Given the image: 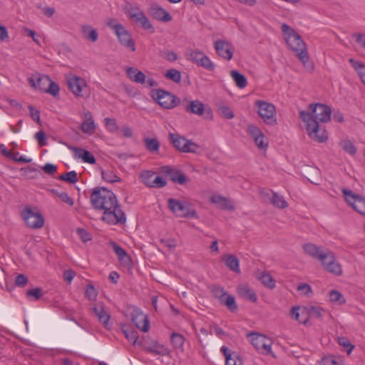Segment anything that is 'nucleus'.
Listing matches in <instances>:
<instances>
[{
	"label": "nucleus",
	"mask_w": 365,
	"mask_h": 365,
	"mask_svg": "<svg viewBox=\"0 0 365 365\" xmlns=\"http://www.w3.org/2000/svg\"><path fill=\"white\" fill-rule=\"evenodd\" d=\"M93 207L98 210H104L102 220L110 225L125 224L126 217L120 208L116 195L104 187H96L91 195Z\"/></svg>",
	"instance_id": "1"
},
{
	"label": "nucleus",
	"mask_w": 365,
	"mask_h": 365,
	"mask_svg": "<svg viewBox=\"0 0 365 365\" xmlns=\"http://www.w3.org/2000/svg\"><path fill=\"white\" fill-rule=\"evenodd\" d=\"M331 108L322 103H311L308 106V110H301L299 113V118L305 123L314 125L312 132L319 130V123H327L331 120Z\"/></svg>",
	"instance_id": "2"
},
{
	"label": "nucleus",
	"mask_w": 365,
	"mask_h": 365,
	"mask_svg": "<svg viewBox=\"0 0 365 365\" xmlns=\"http://www.w3.org/2000/svg\"><path fill=\"white\" fill-rule=\"evenodd\" d=\"M282 31L287 36L286 42L290 49L296 53L300 61L305 65L308 62L309 56L306 43L302 39L301 36L286 24L282 25Z\"/></svg>",
	"instance_id": "3"
},
{
	"label": "nucleus",
	"mask_w": 365,
	"mask_h": 365,
	"mask_svg": "<svg viewBox=\"0 0 365 365\" xmlns=\"http://www.w3.org/2000/svg\"><path fill=\"white\" fill-rule=\"evenodd\" d=\"M257 113L267 125H274L277 123L275 106L267 101L257 100L255 103Z\"/></svg>",
	"instance_id": "4"
},
{
	"label": "nucleus",
	"mask_w": 365,
	"mask_h": 365,
	"mask_svg": "<svg viewBox=\"0 0 365 365\" xmlns=\"http://www.w3.org/2000/svg\"><path fill=\"white\" fill-rule=\"evenodd\" d=\"M168 206L169 209L179 217H197L195 210L187 202L169 198L168 200Z\"/></svg>",
	"instance_id": "5"
},
{
	"label": "nucleus",
	"mask_w": 365,
	"mask_h": 365,
	"mask_svg": "<svg viewBox=\"0 0 365 365\" xmlns=\"http://www.w3.org/2000/svg\"><path fill=\"white\" fill-rule=\"evenodd\" d=\"M152 98L163 108L171 109L180 103V99L163 89L152 91Z\"/></svg>",
	"instance_id": "6"
},
{
	"label": "nucleus",
	"mask_w": 365,
	"mask_h": 365,
	"mask_svg": "<svg viewBox=\"0 0 365 365\" xmlns=\"http://www.w3.org/2000/svg\"><path fill=\"white\" fill-rule=\"evenodd\" d=\"M169 140L173 147L182 153H195L199 145L194 142L187 140L177 133H169Z\"/></svg>",
	"instance_id": "7"
},
{
	"label": "nucleus",
	"mask_w": 365,
	"mask_h": 365,
	"mask_svg": "<svg viewBox=\"0 0 365 365\" xmlns=\"http://www.w3.org/2000/svg\"><path fill=\"white\" fill-rule=\"evenodd\" d=\"M341 191L345 201L354 210L365 216V197L346 188H343Z\"/></svg>",
	"instance_id": "8"
},
{
	"label": "nucleus",
	"mask_w": 365,
	"mask_h": 365,
	"mask_svg": "<svg viewBox=\"0 0 365 365\" xmlns=\"http://www.w3.org/2000/svg\"><path fill=\"white\" fill-rule=\"evenodd\" d=\"M250 341L258 352L262 354H272V341L264 334L252 332L248 334Z\"/></svg>",
	"instance_id": "9"
},
{
	"label": "nucleus",
	"mask_w": 365,
	"mask_h": 365,
	"mask_svg": "<svg viewBox=\"0 0 365 365\" xmlns=\"http://www.w3.org/2000/svg\"><path fill=\"white\" fill-rule=\"evenodd\" d=\"M127 15L136 24L140 25L142 29L148 31L150 33L155 32V28L150 23L145 13L138 8L130 7L127 11Z\"/></svg>",
	"instance_id": "10"
},
{
	"label": "nucleus",
	"mask_w": 365,
	"mask_h": 365,
	"mask_svg": "<svg viewBox=\"0 0 365 365\" xmlns=\"http://www.w3.org/2000/svg\"><path fill=\"white\" fill-rule=\"evenodd\" d=\"M21 217L26 225L32 229H38L43 226L44 219L40 212H34L30 207H26L21 212Z\"/></svg>",
	"instance_id": "11"
},
{
	"label": "nucleus",
	"mask_w": 365,
	"mask_h": 365,
	"mask_svg": "<svg viewBox=\"0 0 365 365\" xmlns=\"http://www.w3.org/2000/svg\"><path fill=\"white\" fill-rule=\"evenodd\" d=\"M130 317L132 322L135 324V327L144 331L147 332L150 329V322L148 317L144 314L142 311L136 307H132L130 308Z\"/></svg>",
	"instance_id": "12"
},
{
	"label": "nucleus",
	"mask_w": 365,
	"mask_h": 365,
	"mask_svg": "<svg viewBox=\"0 0 365 365\" xmlns=\"http://www.w3.org/2000/svg\"><path fill=\"white\" fill-rule=\"evenodd\" d=\"M68 89L77 97H83L87 87L86 81L77 76L71 75L67 77Z\"/></svg>",
	"instance_id": "13"
},
{
	"label": "nucleus",
	"mask_w": 365,
	"mask_h": 365,
	"mask_svg": "<svg viewBox=\"0 0 365 365\" xmlns=\"http://www.w3.org/2000/svg\"><path fill=\"white\" fill-rule=\"evenodd\" d=\"M324 256V259L321 260L324 269L329 273L337 276L341 275L342 273L341 267L336 261L334 253L331 251H327Z\"/></svg>",
	"instance_id": "14"
},
{
	"label": "nucleus",
	"mask_w": 365,
	"mask_h": 365,
	"mask_svg": "<svg viewBox=\"0 0 365 365\" xmlns=\"http://www.w3.org/2000/svg\"><path fill=\"white\" fill-rule=\"evenodd\" d=\"M115 34L122 46L132 51H135V42L131 37V34L123 26H116V32Z\"/></svg>",
	"instance_id": "15"
},
{
	"label": "nucleus",
	"mask_w": 365,
	"mask_h": 365,
	"mask_svg": "<svg viewBox=\"0 0 365 365\" xmlns=\"http://www.w3.org/2000/svg\"><path fill=\"white\" fill-rule=\"evenodd\" d=\"M161 172L168 176L175 183L184 185L188 181L187 176L182 171L173 168L171 166H163Z\"/></svg>",
	"instance_id": "16"
},
{
	"label": "nucleus",
	"mask_w": 365,
	"mask_h": 365,
	"mask_svg": "<svg viewBox=\"0 0 365 365\" xmlns=\"http://www.w3.org/2000/svg\"><path fill=\"white\" fill-rule=\"evenodd\" d=\"M215 49L217 53L225 60H230L234 53L232 45L224 40H218L215 42Z\"/></svg>",
	"instance_id": "17"
},
{
	"label": "nucleus",
	"mask_w": 365,
	"mask_h": 365,
	"mask_svg": "<svg viewBox=\"0 0 365 365\" xmlns=\"http://www.w3.org/2000/svg\"><path fill=\"white\" fill-rule=\"evenodd\" d=\"M143 349L148 353L159 356H167L170 353V351L165 346L155 341L145 342Z\"/></svg>",
	"instance_id": "18"
},
{
	"label": "nucleus",
	"mask_w": 365,
	"mask_h": 365,
	"mask_svg": "<svg viewBox=\"0 0 365 365\" xmlns=\"http://www.w3.org/2000/svg\"><path fill=\"white\" fill-rule=\"evenodd\" d=\"M110 246L117 255L120 264L125 267L131 268L133 267L132 260L126 251L115 242H110Z\"/></svg>",
	"instance_id": "19"
},
{
	"label": "nucleus",
	"mask_w": 365,
	"mask_h": 365,
	"mask_svg": "<svg viewBox=\"0 0 365 365\" xmlns=\"http://www.w3.org/2000/svg\"><path fill=\"white\" fill-rule=\"evenodd\" d=\"M149 14L153 19L160 21L168 22L172 20V16L167 11L156 4L150 6L149 8Z\"/></svg>",
	"instance_id": "20"
},
{
	"label": "nucleus",
	"mask_w": 365,
	"mask_h": 365,
	"mask_svg": "<svg viewBox=\"0 0 365 365\" xmlns=\"http://www.w3.org/2000/svg\"><path fill=\"white\" fill-rule=\"evenodd\" d=\"M306 127L307 133L312 140L318 143H324L327 140L328 136L326 130L319 125V130L314 132H312V130H314V125H311L310 123H306Z\"/></svg>",
	"instance_id": "21"
},
{
	"label": "nucleus",
	"mask_w": 365,
	"mask_h": 365,
	"mask_svg": "<svg viewBox=\"0 0 365 365\" xmlns=\"http://www.w3.org/2000/svg\"><path fill=\"white\" fill-rule=\"evenodd\" d=\"M50 79L51 78L48 76L38 75L36 77L32 76L29 78L28 81L31 86L35 88L36 89H39L40 91L46 92V90L50 82Z\"/></svg>",
	"instance_id": "22"
},
{
	"label": "nucleus",
	"mask_w": 365,
	"mask_h": 365,
	"mask_svg": "<svg viewBox=\"0 0 365 365\" xmlns=\"http://www.w3.org/2000/svg\"><path fill=\"white\" fill-rule=\"evenodd\" d=\"M304 252L309 256L321 262L324 259L326 252H323L320 247L312 243H306L303 245Z\"/></svg>",
	"instance_id": "23"
},
{
	"label": "nucleus",
	"mask_w": 365,
	"mask_h": 365,
	"mask_svg": "<svg viewBox=\"0 0 365 365\" xmlns=\"http://www.w3.org/2000/svg\"><path fill=\"white\" fill-rule=\"evenodd\" d=\"M225 264L232 272L240 273V261L236 256L232 254L224 255L222 258Z\"/></svg>",
	"instance_id": "24"
},
{
	"label": "nucleus",
	"mask_w": 365,
	"mask_h": 365,
	"mask_svg": "<svg viewBox=\"0 0 365 365\" xmlns=\"http://www.w3.org/2000/svg\"><path fill=\"white\" fill-rule=\"evenodd\" d=\"M210 202L214 204L218 205L219 207L224 210H234L235 206L232 205L231 201L219 195H215L211 196L210 197Z\"/></svg>",
	"instance_id": "25"
},
{
	"label": "nucleus",
	"mask_w": 365,
	"mask_h": 365,
	"mask_svg": "<svg viewBox=\"0 0 365 365\" xmlns=\"http://www.w3.org/2000/svg\"><path fill=\"white\" fill-rule=\"evenodd\" d=\"M81 130L86 134L91 135L96 130V125L91 112L85 113V120L81 125Z\"/></svg>",
	"instance_id": "26"
},
{
	"label": "nucleus",
	"mask_w": 365,
	"mask_h": 365,
	"mask_svg": "<svg viewBox=\"0 0 365 365\" xmlns=\"http://www.w3.org/2000/svg\"><path fill=\"white\" fill-rule=\"evenodd\" d=\"M126 74L128 78L133 82L140 84L145 83V75L140 71L133 67L126 68Z\"/></svg>",
	"instance_id": "27"
},
{
	"label": "nucleus",
	"mask_w": 365,
	"mask_h": 365,
	"mask_svg": "<svg viewBox=\"0 0 365 365\" xmlns=\"http://www.w3.org/2000/svg\"><path fill=\"white\" fill-rule=\"evenodd\" d=\"M75 156L81 158L84 163L95 164L96 158L94 155L87 150L81 148H73Z\"/></svg>",
	"instance_id": "28"
},
{
	"label": "nucleus",
	"mask_w": 365,
	"mask_h": 365,
	"mask_svg": "<svg viewBox=\"0 0 365 365\" xmlns=\"http://www.w3.org/2000/svg\"><path fill=\"white\" fill-rule=\"evenodd\" d=\"M238 294L245 299L255 302L257 300L256 293L247 285L242 284L237 288Z\"/></svg>",
	"instance_id": "29"
},
{
	"label": "nucleus",
	"mask_w": 365,
	"mask_h": 365,
	"mask_svg": "<svg viewBox=\"0 0 365 365\" xmlns=\"http://www.w3.org/2000/svg\"><path fill=\"white\" fill-rule=\"evenodd\" d=\"M185 110L190 113L202 115L204 113V104L200 101H191L185 106Z\"/></svg>",
	"instance_id": "30"
},
{
	"label": "nucleus",
	"mask_w": 365,
	"mask_h": 365,
	"mask_svg": "<svg viewBox=\"0 0 365 365\" xmlns=\"http://www.w3.org/2000/svg\"><path fill=\"white\" fill-rule=\"evenodd\" d=\"M93 312L98 317L99 322H101L105 327H107L110 316L106 310L105 307L103 305H101L100 307H95L93 308Z\"/></svg>",
	"instance_id": "31"
},
{
	"label": "nucleus",
	"mask_w": 365,
	"mask_h": 365,
	"mask_svg": "<svg viewBox=\"0 0 365 365\" xmlns=\"http://www.w3.org/2000/svg\"><path fill=\"white\" fill-rule=\"evenodd\" d=\"M143 142L148 151L151 153H158L160 144L157 138L145 137L143 138Z\"/></svg>",
	"instance_id": "32"
},
{
	"label": "nucleus",
	"mask_w": 365,
	"mask_h": 365,
	"mask_svg": "<svg viewBox=\"0 0 365 365\" xmlns=\"http://www.w3.org/2000/svg\"><path fill=\"white\" fill-rule=\"evenodd\" d=\"M291 316L301 324H305L308 321L306 307L300 309L299 307H293L291 311Z\"/></svg>",
	"instance_id": "33"
},
{
	"label": "nucleus",
	"mask_w": 365,
	"mask_h": 365,
	"mask_svg": "<svg viewBox=\"0 0 365 365\" xmlns=\"http://www.w3.org/2000/svg\"><path fill=\"white\" fill-rule=\"evenodd\" d=\"M220 303L227 307L231 312H235L238 309L237 304L234 296L227 293L220 301Z\"/></svg>",
	"instance_id": "34"
},
{
	"label": "nucleus",
	"mask_w": 365,
	"mask_h": 365,
	"mask_svg": "<svg viewBox=\"0 0 365 365\" xmlns=\"http://www.w3.org/2000/svg\"><path fill=\"white\" fill-rule=\"evenodd\" d=\"M204 53L199 49H187L186 56L189 61L198 66L202 61Z\"/></svg>",
	"instance_id": "35"
},
{
	"label": "nucleus",
	"mask_w": 365,
	"mask_h": 365,
	"mask_svg": "<svg viewBox=\"0 0 365 365\" xmlns=\"http://www.w3.org/2000/svg\"><path fill=\"white\" fill-rule=\"evenodd\" d=\"M319 365H344V360L341 356L328 355L322 358Z\"/></svg>",
	"instance_id": "36"
},
{
	"label": "nucleus",
	"mask_w": 365,
	"mask_h": 365,
	"mask_svg": "<svg viewBox=\"0 0 365 365\" xmlns=\"http://www.w3.org/2000/svg\"><path fill=\"white\" fill-rule=\"evenodd\" d=\"M230 76L233 78L236 86L240 88H244L247 85V80L246 77L236 70H232L230 72Z\"/></svg>",
	"instance_id": "37"
},
{
	"label": "nucleus",
	"mask_w": 365,
	"mask_h": 365,
	"mask_svg": "<svg viewBox=\"0 0 365 365\" xmlns=\"http://www.w3.org/2000/svg\"><path fill=\"white\" fill-rule=\"evenodd\" d=\"M82 32L84 37L92 42H96L98 39V34L96 30L93 29L91 26L83 25L82 26Z\"/></svg>",
	"instance_id": "38"
},
{
	"label": "nucleus",
	"mask_w": 365,
	"mask_h": 365,
	"mask_svg": "<svg viewBox=\"0 0 365 365\" xmlns=\"http://www.w3.org/2000/svg\"><path fill=\"white\" fill-rule=\"evenodd\" d=\"M102 178L108 182H120L121 179L110 169L101 170Z\"/></svg>",
	"instance_id": "39"
},
{
	"label": "nucleus",
	"mask_w": 365,
	"mask_h": 365,
	"mask_svg": "<svg viewBox=\"0 0 365 365\" xmlns=\"http://www.w3.org/2000/svg\"><path fill=\"white\" fill-rule=\"evenodd\" d=\"M155 173L151 170H145L141 173L140 178L142 182L147 186L151 187L153 186V181L154 180V176Z\"/></svg>",
	"instance_id": "40"
},
{
	"label": "nucleus",
	"mask_w": 365,
	"mask_h": 365,
	"mask_svg": "<svg viewBox=\"0 0 365 365\" xmlns=\"http://www.w3.org/2000/svg\"><path fill=\"white\" fill-rule=\"evenodd\" d=\"M259 278L265 287L271 289L275 287V280L269 274L262 272Z\"/></svg>",
	"instance_id": "41"
},
{
	"label": "nucleus",
	"mask_w": 365,
	"mask_h": 365,
	"mask_svg": "<svg viewBox=\"0 0 365 365\" xmlns=\"http://www.w3.org/2000/svg\"><path fill=\"white\" fill-rule=\"evenodd\" d=\"M271 203L280 209L285 208L288 206L287 202L284 200L282 196L278 195L276 192H273L271 198Z\"/></svg>",
	"instance_id": "42"
},
{
	"label": "nucleus",
	"mask_w": 365,
	"mask_h": 365,
	"mask_svg": "<svg viewBox=\"0 0 365 365\" xmlns=\"http://www.w3.org/2000/svg\"><path fill=\"white\" fill-rule=\"evenodd\" d=\"M307 316L309 317H314L319 319L322 317V312L324 311L322 308L317 306H309L306 307Z\"/></svg>",
	"instance_id": "43"
},
{
	"label": "nucleus",
	"mask_w": 365,
	"mask_h": 365,
	"mask_svg": "<svg viewBox=\"0 0 365 365\" xmlns=\"http://www.w3.org/2000/svg\"><path fill=\"white\" fill-rule=\"evenodd\" d=\"M329 300L332 303L338 304H344L346 302L344 296L337 290H331L329 292Z\"/></svg>",
	"instance_id": "44"
},
{
	"label": "nucleus",
	"mask_w": 365,
	"mask_h": 365,
	"mask_svg": "<svg viewBox=\"0 0 365 365\" xmlns=\"http://www.w3.org/2000/svg\"><path fill=\"white\" fill-rule=\"evenodd\" d=\"M165 77L176 83L181 81V73L175 68L168 70L165 73Z\"/></svg>",
	"instance_id": "45"
},
{
	"label": "nucleus",
	"mask_w": 365,
	"mask_h": 365,
	"mask_svg": "<svg viewBox=\"0 0 365 365\" xmlns=\"http://www.w3.org/2000/svg\"><path fill=\"white\" fill-rule=\"evenodd\" d=\"M337 341L338 344L344 348V350L347 354H350L355 347L354 345L350 342L349 339L344 336L338 337Z\"/></svg>",
	"instance_id": "46"
},
{
	"label": "nucleus",
	"mask_w": 365,
	"mask_h": 365,
	"mask_svg": "<svg viewBox=\"0 0 365 365\" xmlns=\"http://www.w3.org/2000/svg\"><path fill=\"white\" fill-rule=\"evenodd\" d=\"M58 179L60 180L65 181L68 183H76L78 180L77 173L74 170L70 171L68 173L60 175L58 177Z\"/></svg>",
	"instance_id": "47"
},
{
	"label": "nucleus",
	"mask_w": 365,
	"mask_h": 365,
	"mask_svg": "<svg viewBox=\"0 0 365 365\" xmlns=\"http://www.w3.org/2000/svg\"><path fill=\"white\" fill-rule=\"evenodd\" d=\"M197 66L202 67L208 71H213L215 68V63L205 54H204L202 61Z\"/></svg>",
	"instance_id": "48"
},
{
	"label": "nucleus",
	"mask_w": 365,
	"mask_h": 365,
	"mask_svg": "<svg viewBox=\"0 0 365 365\" xmlns=\"http://www.w3.org/2000/svg\"><path fill=\"white\" fill-rule=\"evenodd\" d=\"M170 341L175 349H181L184 344L185 339L182 335L173 333L171 335Z\"/></svg>",
	"instance_id": "49"
},
{
	"label": "nucleus",
	"mask_w": 365,
	"mask_h": 365,
	"mask_svg": "<svg viewBox=\"0 0 365 365\" xmlns=\"http://www.w3.org/2000/svg\"><path fill=\"white\" fill-rule=\"evenodd\" d=\"M219 114L225 119H232L234 118L235 115L231 108L227 106H220L218 108Z\"/></svg>",
	"instance_id": "50"
},
{
	"label": "nucleus",
	"mask_w": 365,
	"mask_h": 365,
	"mask_svg": "<svg viewBox=\"0 0 365 365\" xmlns=\"http://www.w3.org/2000/svg\"><path fill=\"white\" fill-rule=\"evenodd\" d=\"M59 86L51 79H50V82L45 93H49L53 97H56L59 94Z\"/></svg>",
	"instance_id": "51"
},
{
	"label": "nucleus",
	"mask_w": 365,
	"mask_h": 365,
	"mask_svg": "<svg viewBox=\"0 0 365 365\" xmlns=\"http://www.w3.org/2000/svg\"><path fill=\"white\" fill-rule=\"evenodd\" d=\"M98 294V292L93 285L89 284L86 286L85 296L89 300H95L96 299Z\"/></svg>",
	"instance_id": "52"
},
{
	"label": "nucleus",
	"mask_w": 365,
	"mask_h": 365,
	"mask_svg": "<svg viewBox=\"0 0 365 365\" xmlns=\"http://www.w3.org/2000/svg\"><path fill=\"white\" fill-rule=\"evenodd\" d=\"M123 334H125V336L127 338V339L131 342L133 344H135L137 341V339L138 338V332L136 331L126 329H123Z\"/></svg>",
	"instance_id": "53"
},
{
	"label": "nucleus",
	"mask_w": 365,
	"mask_h": 365,
	"mask_svg": "<svg viewBox=\"0 0 365 365\" xmlns=\"http://www.w3.org/2000/svg\"><path fill=\"white\" fill-rule=\"evenodd\" d=\"M341 146L344 150L346 153H349L351 155H354L356 153V149L354 144L349 140H344L341 143Z\"/></svg>",
	"instance_id": "54"
},
{
	"label": "nucleus",
	"mask_w": 365,
	"mask_h": 365,
	"mask_svg": "<svg viewBox=\"0 0 365 365\" xmlns=\"http://www.w3.org/2000/svg\"><path fill=\"white\" fill-rule=\"evenodd\" d=\"M211 292L213 294V296L217 298L219 302L222 299H223V297L227 293V292H225L224 290V289L222 287H221L220 286H217V285H214L212 289H211Z\"/></svg>",
	"instance_id": "55"
},
{
	"label": "nucleus",
	"mask_w": 365,
	"mask_h": 365,
	"mask_svg": "<svg viewBox=\"0 0 365 365\" xmlns=\"http://www.w3.org/2000/svg\"><path fill=\"white\" fill-rule=\"evenodd\" d=\"M160 56L170 62H174L178 58V56L175 52L168 50L161 51Z\"/></svg>",
	"instance_id": "56"
},
{
	"label": "nucleus",
	"mask_w": 365,
	"mask_h": 365,
	"mask_svg": "<svg viewBox=\"0 0 365 365\" xmlns=\"http://www.w3.org/2000/svg\"><path fill=\"white\" fill-rule=\"evenodd\" d=\"M43 295L42 289L39 287L31 289L26 292V297H34L35 300L39 299Z\"/></svg>",
	"instance_id": "57"
},
{
	"label": "nucleus",
	"mask_w": 365,
	"mask_h": 365,
	"mask_svg": "<svg viewBox=\"0 0 365 365\" xmlns=\"http://www.w3.org/2000/svg\"><path fill=\"white\" fill-rule=\"evenodd\" d=\"M225 365H243L242 361L237 353H233L231 358L225 361Z\"/></svg>",
	"instance_id": "58"
},
{
	"label": "nucleus",
	"mask_w": 365,
	"mask_h": 365,
	"mask_svg": "<svg viewBox=\"0 0 365 365\" xmlns=\"http://www.w3.org/2000/svg\"><path fill=\"white\" fill-rule=\"evenodd\" d=\"M247 132L253 139L263 134L262 132L255 125L253 124L248 125Z\"/></svg>",
	"instance_id": "59"
},
{
	"label": "nucleus",
	"mask_w": 365,
	"mask_h": 365,
	"mask_svg": "<svg viewBox=\"0 0 365 365\" xmlns=\"http://www.w3.org/2000/svg\"><path fill=\"white\" fill-rule=\"evenodd\" d=\"M106 125L108 130L110 132H115L118 129L115 119L114 118H105Z\"/></svg>",
	"instance_id": "60"
},
{
	"label": "nucleus",
	"mask_w": 365,
	"mask_h": 365,
	"mask_svg": "<svg viewBox=\"0 0 365 365\" xmlns=\"http://www.w3.org/2000/svg\"><path fill=\"white\" fill-rule=\"evenodd\" d=\"M35 138L37 140L38 145L43 147L46 145V135L43 130H40L35 134Z\"/></svg>",
	"instance_id": "61"
},
{
	"label": "nucleus",
	"mask_w": 365,
	"mask_h": 365,
	"mask_svg": "<svg viewBox=\"0 0 365 365\" xmlns=\"http://www.w3.org/2000/svg\"><path fill=\"white\" fill-rule=\"evenodd\" d=\"M353 66L359 75L362 82L365 84V65L360 63H356Z\"/></svg>",
	"instance_id": "62"
},
{
	"label": "nucleus",
	"mask_w": 365,
	"mask_h": 365,
	"mask_svg": "<svg viewBox=\"0 0 365 365\" xmlns=\"http://www.w3.org/2000/svg\"><path fill=\"white\" fill-rule=\"evenodd\" d=\"M28 282V277L24 274H19L16 277L15 284L19 287H24Z\"/></svg>",
	"instance_id": "63"
},
{
	"label": "nucleus",
	"mask_w": 365,
	"mask_h": 365,
	"mask_svg": "<svg viewBox=\"0 0 365 365\" xmlns=\"http://www.w3.org/2000/svg\"><path fill=\"white\" fill-rule=\"evenodd\" d=\"M76 232L83 242H86L91 240V235L83 228H78Z\"/></svg>",
	"instance_id": "64"
}]
</instances>
